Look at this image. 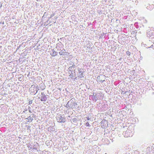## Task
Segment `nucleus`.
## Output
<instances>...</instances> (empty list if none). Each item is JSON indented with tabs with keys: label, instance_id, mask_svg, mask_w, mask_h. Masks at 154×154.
Masks as SVG:
<instances>
[{
	"label": "nucleus",
	"instance_id": "19",
	"mask_svg": "<svg viewBox=\"0 0 154 154\" xmlns=\"http://www.w3.org/2000/svg\"><path fill=\"white\" fill-rule=\"evenodd\" d=\"M126 54L127 55L129 56L130 55L131 53L129 51H127L126 52Z\"/></svg>",
	"mask_w": 154,
	"mask_h": 154
},
{
	"label": "nucleus",
	"instance_id": "6",
	"mask_svg": "<svg viewBox=\"0 0 154 154\" xmlns=\"http://www.w3.org/2000/svg\"><path fill=\"white\" fill-rule=\"evenodd\" d=\"M101 126L103 128H106V125H108L107 121L106 119H103L100 122Z\"/></svg>",
	"mask_w": 154,
	"mask_h": 154
},
{
	"label": "nucleus",
	"instance_id": "20",
	"mask_svg": "<svg viewBox=\"0 0 154 154\" xmlns=\"http://www.w3.org/2000/svg\"><path fill=\"white\" fill-rule=\"evenodd\" d=\"M37 117L38 119L41 121V119L42 118V116H37Z\"/></svg>",
	"mask_w": 154,
	"mask_h": 154
},
{
	"label": "nucleus",
	"instance_id": "12",
	"mask_svg": "<svg viewBox=\"0 0 154 154\" xmlns=\"http://www.w3.org/2000/svg\"><path fill=\"white\" fill-rule=\"evenodd\" d=\"M32 117L31 116H29V117L26 118L28 120V121L29 122H30L32 121V120H33V116H32Z\"/></svg>",
	"mask_w": 154,
	"mask_h": 154
},
{
	"label": "nucleus",
	"instance_id": "32",
	"mask_svg": "<svg viewBox=\"0 0 154 154\" xmlns=\"http://www.w3.org/2000/svg\"><path fill=\"white\" fill-rule=\"evenodd\" d=\"M49 143V142H48V141H47L46 142V143L48 144V143Z\"/></svg>",
	"mask_w": 154,
	"mask_h": 154
},
{
	"label": "nucleus",
	"instance_id": "33",
	"mask_svg": "<svg viewBox=\"0 0 154 154\" xmlns=\"http://www.w3.org/2000/svg\"><path fill=\"white\" fill-rule=\"evenodd\" d=\"M144 45V44H143V43H142V45Z\"/></svg>",
	"mask_w": 154,
	"mask_h": 154
},
{
	"label": "nucleus",
	"instance_id": "34",
	"mask_svg": "<svg viewBox=\"0 0 154 154\" xmlns=\"http://www.w3.org/2000/svg\"><path fill=\"white\" fill-rule=\"evenodd\" d=\"M100 76H98L97 77V79H98L99 78H100Z\"/></svg>",
	"mask_w": 154,
	"mask_h": 154
},
{
	"label": "nucleus",
	"instance_id": "22",
	"mask_svg": "<svg viewBox=\"0 0 154 154\" xmlns=\"http://www.w3.org/2000/svg\"><path fill=\"white\" fill-rule=\"evenodd\" d=\"M31 149H35L36 150L37 149V148H36V147H34V146L32 148L31 147L30 148Z\"/></svg>",
	"mask_w": 154,
	"mask_h": 154
},
{
	"label": "nucleus",
	"instance_id": "26",
	"mask_svg": "<svg viewBox=\"0 0 154 154\" xmlns=\"http://www.w3.org/2000/svg\"><path fill=\"white\" fill-rule=\"evenodd\" d=\"M72 66H70V67H69V70H70L71 72H72V71H71V69H72Z\"/></svg>",
	"mask_w": 154,
	"mask_h": 154
},
{
	"label": "nucleus",
	"instance_id": "35",
	"mask_svg": "<svg viewBox=\"0 0 154 154\" xmlns=\"http://www.w3.org/2000/svg\"><path fill=\"white\" fill-rule=\"evenodd\" d=\"M12 119L13 120H14V121H15V120H13V119Z\"/></svg>",
	"mask_w": 154,
	"mask_h": 154
},
{
	"label": "nucleus",
	"instance_id": "28",
	"mask_svg": "<svg viewBox=\"0 0 154 154\" xmlns=\"http://www.w3.org/2000/svg\"><path fill=\"white\" fill-rule=\"evenodd\" d=\"M153 47V45H152L150 47H149V48H152Z\"/></svg>",
	"mask_w": 154,
	"mask_h": 154
},
{
	"label": "nucleus",
	"instance_id": "5",
	"mask_svg": "<svg viewBox=\"0 0 154 154\" xmlns=\"http://www.w3.org/2000/svg\"><path fill=\"white\" fill-rule=\"evenodd\" d=\"M63 45L61 43H58L56 45V48L57 49V51H60L63 49Z\"/></svg>",
	"mask_w": 154,
	"mask_h": 154
},
{
	"label": "nucleus",
	"instance_id": "8",
	"mask_svg": "<svg viewBox=\"0 0 154 154\" xmlns=\"http://www.w3.org/2000/svg\"><path fill=\"white\" fill-rule=\"evenodd\" d=\"M129 149V147L128 146H126L124 147L121 150L122 153H125V152H128V150Z\"/></svg>",
	"mask_w": 154,
	"mask_h": 154
},
{
	"label": "nucleus",
	"instance_id": "23",
	"mask_svg": "<svg viewBox=\"0 0 154 154\" xmlns=\"http://www.w3.org/2000/svg\"><path fill=\"white\" fill-rule=\"evenodd\" d=\"M55 15V14L54 13H53V14H51V16H50V18H52L53 16H54Z\"/></svg>",
	"mask_w": 154,
	"mask_h": 154
},
{
	"label": "nucleus",
	"instance_id": "11",
	"mask_svg": "<svg viewBox=\"0 0 154 154\" xmlns=\"http://www.w3.org/2000/svg\"><path fill=\"white\" fill-rule=\"evenodd\" d=\"M41 100L42 101H46L47 100V97L45 95H44L41 97Z\"/></svg>",
	"mask_w": 154,
	"mask_h": 154
},
{
	"label": "nucleus",
	"instance_id": "29",
	"mask_svg": "<svg viewBox=\"0 0 154 154\" xmlns=\"http://www.w3.org/2000/svg\"><path fill=\"white\" fill-rule=\"evenodd\" d=\"M104 81H105V80H100V82H103Z\"/></svg>",
	"mask_w": 154,
	"mask_h": 154
},
{
	"label": "nucleus",
	"instance_id": "21",
	"mask_svg": "<svg viewBox=\"0 0 154 154\" xmlns=\"http://www.w3.org/2000/svg\"><path fill=\"white\" fill-rule=\"evenodd\" d=\"M97 95H95V96L94 97V98L95 99L96 101L98 99V98L97 97Z\"/></svg>",
	"mask_w": 154,
	"mask_h": 154
},
{
	"label": "nucleus",
	"instance_id": "25",
	"mask_svg": "<svg viewBox=\"0 0 154 154\" xmlns=\"http://www.w3.org/2000/svg\"><path fill=\"white\" fill-rule=\"evenodd\" d=\"M89 125H90L89 124L88 122H87V123H86V126H89Z\"/></svg>",
	"mask_w": 154,
	"mask_h": 154
},
{
	"label": "nucleus",
	"instance_id": "10",
	"mask_svg": "<svg viewBox=\"0 0 154 154\" xmlns=\"http://www.w3.org/2000/svg\"><path fill=\"white\" fill-rule=\"evenodd\" d=\"M58 53L54 50H52V52L50 54L53 57H54Z\"/></svg>",
	"mask_w": 154,
	"mask_h": 154
},
{
	"label": "nucleus",
	"instance_id": "16",
	"mask_svg": "<svg viewBox=\"0 0 154 154\" xmlns=\"http://www.w3.org/2000/svg\"><path fill=\"white\" fill-rule=\"evenodd\" d=\"M45 116H43V117H42V118L41 119V121H44L45 119Z\"/></svg>",
	"mask_w": 154,
	"mask_h": 154
},
{
	"label": "nucleus",
	"instance_id": "2",
	"mask_svg": "<svg viewBox=\"0 0 154 154\" xmlns=\"http://www.w3.org/2000/svg\"><path fill=\"white\" fill-rule=\"evenodd\" d=\"M129 127L128 128V129L125 131H123L122 135L125 137H132L133 136V133L132 131L130 130Z\"/></svg>",
	"mask_w": 154,
	"mask_h": 154
},
{
	"label": "nucleus",
	"instance_id": "7",
	"mask_svg": "<svg viewBox=\"0 0 154 154\" xmlns=\"http://www.w3.org/2000/svg\"><path fill=\"white\" fill-rule=\"evenodd\" d=\"M59 54L61 56H68L69 53L66 52L65 49H63L60 50V51L59 52Z\"/></svg>",
	"mask_w": 154,
	"mask_h": 154
},
{
	"label": "nucleus",
	"instance_id": "4",
	"mask_svg": "<svg viewBox=\"0 0 154 154\" xmlns=\"http://www.w3.org/2000/svg\"><path fill=\"white\" fill-rule=\"evenodd\" d=\"M147 35L148 37L152 39L154 38V31L153 30H148L147 32Z\"/></svg>",
	"mask_w": 154,
	"mask_h": 154
},
{
	"label": "nucleus",
	"instance_id": "15",
	"mask_svg": "<svg viewBox=\"0 0 154 154\" xmlns=\"http://www.w3.org/2000/svg\"><path fill=\"white\" fill-rule=\"evenodd\" d=\"M71 72V73L70 75H69V76L70 78H72L73 77H74V75L72 73V72Z\"/></svg>",
	"mask_w": 154,
	"mask_h": 154
},
{
	"label": "nucleus",
	"instance_id": "18",
	"mask_svg": "<svg viewBox=\"0 0 154 154\" xmlns=\"http://www.w3.org/2000/svg\"><path fill=\"white\" fill-rule=\"evenodd\" d=\"M91 116H87L86 117V119L87 120H89L90 119H91Z\"/></svg>",
	"mask_w": 154,
	"mask_h": 154
},
{
	"label": "nucleus",
	"instance_id": "13",
	"mask_svg": "<svg viewBox=\"0 0 154 154\" xmlns=\"http://www.w3.org/2000/svg\"><path fill=\"white\" fill-rule=\"evenodd\" d=\"M78 121V118L77 117V116H76V118H73L72 119V121L73 122L76 123L77 122V121Z\"/></svg>",
	"mask_w": 154,
	"mask_h": 154
},
{
	"label": "nucleus",
	"instance_id": "9",
	"mask_svg": "<svg viewBox=\"0 0 154 154\" xmlns=\"http://www.w3.org/2000/svg\"><path fill=\"white\" fill-rule=\"evenodd\" d=\"M79 74L78 76L79 78H81L83 77L82 71L81 69H79Z\"/></svg>",
	"mask_w": 154,
	"mask_h": 154
},
{
	"label": "nucleus",
	"instance_id": "24",
	"mask_svg": "<svg viewBox=\"0 0 154 154\" xmlns=\"http://www.w3.org/2000/svg\"><path fill=\"white\" fill-rule=\"evenodd\" d=\"M29 104H30L32 103V100H29Z\"/></svg>",
	"mask_w": 154,
	"mask_h": 154
},
{
	"label": "nucleus",
	"instance_id": "3",
	"mask_svg": "<svg viewBox=\"0 0 154 154\" xmlns=\"http://www.w3.org/2000/svg\"><path fill=\"white\" fill-rule=\"evenodd\" d=\"M64 116H56V118L57 121L60 123L65 122L66 120V117H64Z\"/></svg>",
	"mask_w": 154,
	"mask_h": 154
},
{
	"label": "nucleus",
	"instance_id": "27",
	"mask_svg": "<svg viewBox=\"0 0 154 154\" xmlns=\"http://www.w3.org/2000/svg\"><path fill=\"white\" fill-rule=\"evenodd\" d=\"M101 76H102V77L104 78V79H105V77H106L104 75H101Z\"/></svg>",
	"mask_w": 154,
	"mask_h": 154
},
{
	"label": "nucleus",
	"instance_id": "30",
	"mask_svg": "<svg viewBox=\"0 0 154 154\" xmlns=\"http://www.w3.org/2000/svg\"><path fill=\"white\" fill-rule=\"evenodd\" d=\"M41 95H42V96H43L44 95H45L44 94V93L43 92L41 93Z\"/></svg>",
	"mask_w": 154,
	"mask_h": 154
},
{
	"label": "nucleus",
	"instance_id": "14",
	"mask_svg": "<svg viewBox=\"0 0 154 154\" xmlns=\"http://www.w3.org/2000/svg\"><path fill=\"white\" fill-rule=\"evenodd\" d=\"M26 127H27V129L29 131V132H30L31 131L30 128H31V126L29 125H26Z\"/></svg>",
	"mask_w": 154,
	"mask_h": 154
},
{
	"label": "nucleus",
	"instance_id": "1",
	"mask_svg": "<svg viewBox=\"0 0 154 154\" xmlns=\"http://www.w3.org/2000/svg\"><path fill=\"white\" fill-rule=\"evenodd\" d=\"M75 99L74 98H72L66 104V107L67 108H73L75 106Z\"/></svg>",
	"mask_w": 154,
	"mask_h": 154
},
{
	"label": "nucleus",
	"instance_id": "17",
	"mask_svg": "<svg viewBox=\"0 0 154 154\" xmlns=\"http://www.w3.org/2000/svg\"><path fill=\"white\" fill-rule=\"evenodd\" d=\"M35 91H36V92L35 93L36 94L38 92V91L39 90L38 88H37V87H35Z\"/></svg>",
	"mask_w": 154,
	"mask_h": 154
},
{
	"label": "nucleus",
	"instance_id": "31",
	"mask_svg": "<svg viewBox=\"0 0 154 154\" xmlns=\"http://www.w3.org/2000/svg\"><path fill=\"white\" fill-rule=\"evenodd\" d=\"M72 67H75V65H74V64H73L72 65Z\"/></svg>",
	"mask_w": 154,
	"mask_h": 154
}]
</instances>
